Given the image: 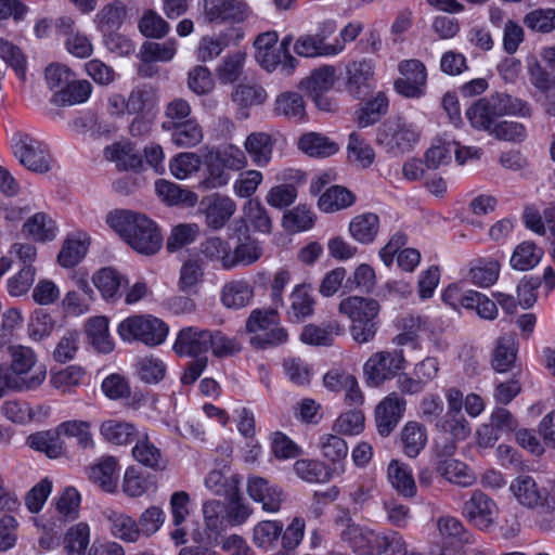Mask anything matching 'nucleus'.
<instances>
[{
  "label": "nucleus",
  "instance_id": "nucleus-31",
  "mask_svg": "<svg viewBox=\"0 0 555 555\" xmlns=\"http://www.w3.org/2000/svg\"><path fill=\"white\" fill-rule=\"evenodd\" d=\"M128 114L130 115H150L158 103L156 90L149 85L139 86L129 93Z\"/></svg>",
  "mask_w": 555,
  "mask_h": 555
},
{
  "label": "nucleus",
  "instance_id": "nucleus-17",
  "mask_svg": "<svg viewBox=\"0 0 555 555\" xmlns=\"http://www.w3.org/2000/svg\"><path fill=\"white\" fill-rule=\"evenodd\" d=\"M509 490L520 505L530 509L552 495L548 489L540 487L530 475L517 476L511 482Z\"/></svg>",
  "mask_w": 555,
  "mask_h": 555
},
{
  "label": "nucleus",
  "instance_id": "nucleus-20",
  "mask_svg": "<svg viewBox=\"0 0 555 555\" xmlns=\"http://www.w3.org/2000/svg\"><path fill=\"white\" fill-rule=\"evenodd\" d=\"M466 117L473 128L491 133L500 117L493 95L479 99L466 111Z\"/></svg>",
  "mask_w": 555,
  "mask_h": 555
},
{
  "label": "nucleus",
  "instance_id": "nucleus-45",
  "mask_svg": "<svg viewBox=\"0 0 555 555\" xmlns=\"http://www.w3.org/2000/svg\"><path fill=\"white\" fill-rule=\"evenodd\" d=\"M243 215L254 231L262 234L271 233L272 220L259 199L249 198L243 206Z\"/></svg>",
  "mask_w": 555,
  "mask_h": 555
},
{
  "label": "nucleus",
  "instance_id": "nucleus-24",
  "mask_svg": "<svg viewBox=\"0 0 555 555\" xmlns=\"http://www.w3.org/2000/svg\"><path fill=\"white\" fill-rule=\"evenodd\" d=\"M344 326L336 320L328 321L325 324H308L304 327L300 339L305 344L312 346H331L335 335L344 334Z\"/></svg>",
  "mask_w": 555,
  "mask_h": 555
},
{
  "label": "nucleus",
  "instance_id": "nucleus-11",
  "mask_svg": "<svg viewBox=\"0 0 555 555\" xmlns=\"http://www.w3.org/2000/svg\"><path fill=\"white\" fill-rule=\"evenodd\" d=\"M375 64L372 60L360 59L346 65V90L354 99L366 96L373 87Z\"/></svg>",
  "mask_w": 555,
  "mask_h": 555
},
{
  "label": "nucleus",
  "instance_id": "nucleus-6",
  "mask_svg": "<svg viewBox=\"0 0 555 555\" xmlns=\"http://www.w3.org/2000/svg\"><path fill=\"white\" fill-rule=\"evenodd\" d=\"M168 332V325L153 315L129 317L118 325V334L122 340H138L150 347L162 345Z\"/></svg>",
  "mask_w": 555,
  "mask_h": 555
},
{
  "label": "nucleus",
  "instance_id": "nucleus-37",
  "mask_svg": "<svg viewBox=\"0 0 555 555\" xmlns=\"http://www.w3.org/2000/svg\"><path fill=\"white\" fill-rule=\"evenodd\" d=\"M379 229V218L376 214L365 212L354 217L349 224L351 236L361 244L372 243Z\"/></svg>",
  "mask_w": 555,
  "mask_h": 555
},
{
  "label": "nucleus",
  "instance_id": "nucleus-53",
  "mask_svg": "<svg viewBox=\"0 0 555 555\" xmlns=\"http://www.w3.org/2000/svg\"><path fill=\"white\" fill-rule=\"evenodd\" d=\"M354 195L346 188L335 185L326 190L319 198V208L325 212L337 211L351 206Z\"/></svg>",
  "mask_w": 555,
  "mask_h": 555
},
{
  "label": "nucleus",
  "instance_id": "nucleus-2",
  "mask_svg": "<svg viewBox=\"0 0 555 555\" xmlns=\"http://www.w3.org/2000/svg\"><path fill=\"white\" fill-rule=\"evenodd\" d=\"M11 365H0V384L16 391H27L38 388L46 379L44 369L36 370L31 375L28 372L36 363L35 352L29 347L11 346Z\"/></svg>",
  "mask_w": 555,
  "mask_h": 555
},
{
  "label": "nucleus",
  "instance_id": "nucleus-58",
  "mask_svg": "<svg viewBox=\"0 0 555 555\" xmlns=\"http://www.w3.org/2000/svg\"><path fill=\"white\" fill-rule=\"evenodd\" d=\"M191 112V105L186 100L181 98L173 99L165 107L162 129L164 131H169L178 125L192 120Z\"/></svg>",
  "mask_w": 555,
  "mask_h": 555
},
{
  "label": "nucleus",
  "instance_id": "nucleus-44",
  "mask_svg": "<svg viewBox=\"0 0 555 555\" xmlns=\"http://www.w3.org/2000/svg\"><path fill=\"white\" fill-rule=\"evenodd\" d=\"M274 113L288 119L301 120L306 116L304 98L297 92H283L274 102Z\"/></svg>",
  "mask_w": 555,
  "mask_h": 555
},
{
  "label": "nucleus",
  "instance_id": "nucleus-8",
  "mask_svg": "<svg viewBox=\"0 0 555 555\" xmlns=\"http://www.w3.org/2000/svg\"><path fill=\"white\" fill-rule=\"evenodd\" d=\"M377 143L392 154L410 151L418 140V132L413 125L401 118L385 121L377 133Z\"/></svg>",
  "mask_w": 555,
  "mask_h": 555
},
{
  "label": "nucleus",
  "instance_id": "nucleus-51",
  "mask_svg": "<svg viewBox=\"0 0 555 555\" xmlns=\"http://www.w3.org/2000/svg\"><path fill=\"white\" fill-rule=\"evenodd\" d=\"M168 132L171 133V142L178 147L196 146L204 138L203 129L195 119L178 125Z\"/></svg>",
  "mask_w": 555,
  "mask_h": 555
},
{
  "label": "nucleus",
  "instance_id": "nucleus-30",
  "mask_svg": "<svg viewBox=\"0 0 555 555\" xmlns=\"http://www.w3.org/2000/svg\"><path fill=\"white\" fill-rule=\"evenodd\" d=\"M516 357L517 344L514 336H501L492 351L491 365L498 373L508 372L514 366Z\"/></svg>",
  "mask_w": 555,
  "mask_h": 555
},
{
  "label": "nucleus",
  "instance_id": "nucleus-28",
  "mask_svg": "<svg viewBox=\"0 0 555 555\" xmlns=\"http://www.w3.org/2000/svg\"><path fill=\"white\" fill-rule=\"evenodd\" d=\"M436 472L449 482L461 487H469L476 480L468 466L455 459L439 460L436 464Z\"/></svg>",
  "mask_w": 555,
  "mask_h": 555
},
{
  "label": "nucleus",
  "instance_id": "nucleus-12",
  "mask_svg": "<svg viewBox=\"0 0 555 555\" xmlns=\"http://www.w3.org/2000/svg\"><path fill=\"white\" fill-rule=\"evenodd\" d=\"M406 402L397 392L385 397L375 409L376 428L380 436L388 437L399 424Z\"/></svg>",
  "mask_w": 555,
  "mask_h": 555
},
{
  "label": "nucleus",
  "instance_id": "nucleus-18",
  "mask_svg": "<svg viewBox=\"0 0 555 555\" xmlns=\"http://www.w3.org/2000/svg\"><path fill=\"white\" fill-rule=\"evenodd\" d=\"M288 301L286 313L292 322L301 323L314 313L315 299L310 284L296 285L288 297Z\"/></svg>",
  "mask_w": 555,
  "mask_h": 555
},
{
  "label": "nucleus",
  "instance_id": "nucleus-40",
  "mask_svg": "<svg viewBox=\"0 0 555 555\" xmlns=\"http://www.w3.org/2000/svg\"><path fill=\"white\" fill-rule=\"evenodd\" d=\"M127 15L126 5L115 0L104 5L95 15V23L102 33H112L117 30L124 23Z\"/></svg>",
  "mask_w": 555,
  "mask_h": 555
},
{
  "label": "nucleus",
  "instance_id": "nucleus-33",
  "mask_svg": "<svg viewBox=\"0 0 555 555\" xmlns=\"http://www.w3.org/2000/svg\"><path fill=\"white\" fill-rule=\"evenodd\" d=\"M254 297L251 285L245 280L227 283L221 292V301L228 308L240 309L249 305Z\"/></svg>",
  "mask_w": 555,
  "mask_h": 555
},
{
  "label": "nucleus",
  "instance_id": "nucleus-55",
  "mask_svg": "<svg viewBox=\"0 0 555 555\" xmlns=\"http://www.w3.org/2000/svg\"><path fill=\"white\" fill-rule=\"evenodd\" d=\"M315 218L310 207L298 205L284 212L283 227L285 230L294 233L307 231L314 225Z\"/></svg>",
  "mask_w": 555,
  "mask_h": 555
},
{
  "label": "nucleus",
  "instance_id": "nucleus-4",
  "mask_svg": "<svg viewBox=\"0 0 555 555\" xmlns=\"http://www.w3.org/2000/svg\"><path fill=\"white\" fill-rule=\"evenodd\" d=\"M249 344L256 349H268L285 344L287 331L280 325L275 309H255L246 320Z\"/></svg>",
  "mask_w": 555,
  "mask_h": 555
},
{
  "label": "nucleus",
  "instance_id": "nucleus-14",
  "mask_svg": "<svg viewBox=\"0 0 555 555\" xmlns=\"http://www.w3.org/2000/svg\"><path fill=\"white\" fill-rule=\"evenodd\" d=\"M202 206L205 223L214 231L222 229L236 211L235 202L220 194L204 198Z\"/></svg>",
  "mask_w": 555,
  "mask_h": 555
},
{
  "label": "nucleus",
  "instance_id": "nucleus-35",
  "mask_svg": "<svg viewBox=\"0 0 555 555\" xmlns=\"http://www.w3.org/2000/svg\"><path fill=\"white\" fill-rule=\"evenodd\" d=\"M96 288L106 299H116L121 294L119 289L128 284V281L118 271L113 268H103L92 278Z\"/></svg>",
  "mask_w": 555,
  "mask_h": 555
},
{
  "label": "nucleus",
  "instance_id": "nucleus-43",
  "mask_svg": "<svg viewBox=\"0 0 555 555\" xmlns=\"http://www.w3.org/2000/svg\"><path fill=\"white\" fill-rule=\"evenodd\" d=\"M401 441L404 453L409 457H416L427 442L425 426L418 422H408L401 431Z\"/></svg>",
  "mask_w": 555,
  "mask_h": 555
},
{
  "label": "nucleus",
  "instance_id": "nucleus-3",
  "mask_svg": "<svg viewBox=\"0 0 555 555\" xmlns=\"http://www.w3.org/2000/svg\"><path fill=\"white\" fill-rule=\"evenodd\" d=\"M379 310L380 306L376 299L360 296H349L338 305V312L351 321L352 338L360 344L374 338Z\"/></svg>",
  "mask_w": 555,
  "mask_h": 555
},
{
  "label": "nucleus",
  "instance_id": "nucleus-16",
  "mask_svg": "<svg viewBox=\"0 0 555 555\" xmlns=\"http://www.w3.org/2000/svg\"><path fill=\"white\" fill-rule=\"evenodd\" d=\"M204 15L209 22H243L249 15V8L243 0H204Z\"/></svg>",
  "mask_w": 555,
  "mask_h": 555
},
{
  "label": "nucleus",
  "instance_id": "nucleus-25",
  "mask_svg": "<svg viewBox=\"0 0 555 555\" xmlns=\"http://www.w3.org/2000/svg\"><path fill=\"white\" fill-rule=\"evenodd\" d=\"M387 477L392 488L402 496L413 498L416 494L415 480L408 464L391 460L387 467Z\"/></svg>",
  "mask_w": 555,
  "mask_h": 555
},
{
  "label": "nucleus",
  "instance_id": "nucleus-10",
  "mask_svg": "<svg viewBox=\"0 0 555 555\" xmlns=\"http://www.w3.org/2000/svg\"><path fill=\"white\" fill-rule=\"evenodd\" d=\"M401 75L395 81V89L405 98H421L425 93L427 72L423 62L416 59L404 60L398 64Z\"/></svg>",
  "mask_w": 555,
  "mask_h": 555
},
{
  "label": "nucleus",
  "instance_id": "nucleus-5",
  "mask_svg": "<svg viewBox=\"0 0 555 555\" xmlns=\"http://www.w3.org/2000/svg\"><path fill=\"white\" fill-rule=\"evenodd\" d=\"M14 157L29 171L46 173L53 158L48 144L24 131H16L10 140Z\"/></svg>",
  "mask_w": 555,
  "mask_h": 555
},
{
  "label": "nucleus",
  "instance_id": "nucleus-57",
  "mask_svg": "<svg viewBox=\"0 0 555 555\" xmlns=\"http://www.w3.org/2000/svg\"><path fill=\"white\" fill-rule=\"evenodd\" d=\"M202 254L211 261H218L223 269H232V248L221 237H208L201 246Z\"/></svg>",
  "mask_w": 555,
  "mask_h": 555
},
{
  "label": "nucleus",
  "instance_id": "nucleus-34",
  "mask_svg": "<svg viewBox=\"0 0 555 555\" xmlns=\"http://www.w3.org/2000/svg\"><path fill=\"white\" fill-rule=\"evenodd\" d=\"M105 517L115 538L125 542H135L140 538V529L132 517L112 509L105 512Z\"/></svg>",
  "mask_w": 555,
  "mask_h": 555
},
{
  "label": "nucleus",
  "instance_id": "nucleus-7",
  "mask_svg": "<svg viewBox=\"0 0 555 555\" xmlns=\"http://www.w3.org/2000/svg\"><path fill=\"white\" fill-rule=\"evenodd\" d=\"M404 363L405 358L402 349L373 353L363 366L366 384L372 387L380 386L403 370Z\"/></svg>",
  "mask_w": 555,
  "mask_h": 555
},
{
  "label": "nucleus",
  "instance_id": "nucleus-41",
  "mask_svg": "<svg viewBox=\"0 0 555 555\" xmlns=\"http://www.w3.org/2000/svg\"><path fill=\"white\" fill-rule=\"evenodd\" d=\"M543 255L542 248L538 247L533 242L525 241L515 247L509 263L515 270H530L541 261Z\"/></svg>",
  "mask_w": 555,
  "mask_h": 555
},
{
  "label": "nucleus",
  "instance_id": "nucleus-46",
  "mask_svg": "<svg viewBox=\"0 0 555 555\" xmlns=\"http://www.w3.org/2000/svg\"><path fill=\"white\" fill-rule=\"evenodd\" d=\"M294 472L307 482H327L333 476L331 467L318 460H298L294 464Z\"/></svg>",
  "mask_w": 555,
  "mask_h": 555
},
{
  "label": "nucleus",
  "instance_id": "nucleus-63",
  "mask_svg": "<svg viewBox=\"0 0 555 555\" xmlns=\"http://www.w3.org/2000/svg\"><path fill=\"white\" fill-rule=\"evenodd\" d=\"M500 264L496 260L479 259L469 270V276L474 284L480 287H489L499 278Z\"/></svg>",
  "mask_w": 555,
  "mask_h": 555
},
{
  "label": "nucleus",
  "instance_id": "nucleus-23",
  "mask_svg": "<svg viewBox=\"0 0 555 555\" xmlns=\"http://www.w3.org/2000/svg\"><path fill=\"white\" fill-rule=\"evenodd\" d=\"M343 541L347 542L356 552L362 555H374L377 550L379 534L372 530L350 524L341 532Z\"/></svg>",
  "mask_w": 555,
  "mask_h": 555
},
{
  "label": "nucleus",
  "instance_id": "nucleus-62",
  "mask_svg": "<svg viewBox=\"0 0 555 555\" xmlns=\"http://www.w3.org/2000/svg\"><path fill=\"white\" fill-rule=\"evenodd\" d=\"M105 157L116 163L124 170H137L142 165V158L133 152L129 144H114L104 151Z\"/></svg>",
  "mask_w": 555,
  "mask_h": 555
},
{
  "label": "nucleus",
  "instance_id": "nucleus-29",
  "mask_svg": "<svg viewBox=\"0 0 555 555\" xmlns=\"http://www.w3.org/2000/svg\"><path fill=\"white\" fill-rule=\"evenodd\" d=\"M117 460L113 456L101 459L89 468V479L105 492H115L117 488Z\"/></svg>",
  "mask_w": 555,
  "mask_h": 555
},
{
  "label": "nucleus",
  "instance_id": "nucleus-64",
  "mask_svg": "<svg viewBox=\"0 0 555 555\" xmlns=\"http://www.w3.org/2000/svg\"><path fill=\"white\" fill-rule=\"evenodd\" d=\"M532 509L534 527L545 533H555V495L545 498Z\"/></svg>",
  "mask_w": 555,
  "mask_h": 555
},
{
  "label": "nucleus",
  "instance_id": "nucleus-49",
  "mask_svg": "<svg viewBox=\"0 0 555 555\" xmlns=\"http://www.w3.org/2000/svg\"><path fill=\"white\" fill-rule=\"evenodd\" d=\"M89 241L86 235L68 237L59 256V263L64 268L75 267L86 255Z\"/></svg>",
  "mask_w": 555,
  "mask_h": 555
},
{
  "label": "nucleus",
  "instance_id": "nucleus-47",
  "mask_svg": "<svg viewBox=\"0 0 555 555\" xmlns=\"http://www.w3.org/2000/svg\"><path fill=\"white\" fill-rule=\"evenodd\" d=\"M91 83L87 80H76L74 77L62 91H55L52 101L56 105H73L85 102L91 93Z\"/></svg>",
  "mask_w": 555,
  "mask_h": 555
},
{
  "label": "nucleus",
  "instance_id": "nucleus-22",
  "mask_svg": "<svg viewBox=\"0 0 555 555\" xmlns=\"http://www.w3.org/2000/svg\"><path fill=\"white\" fill-rule=\"evenodd\" d=\"M318 446L322 455L332 463L333 474H343L345 472L344 463L348 455V444L339 436L334 434H324L319 438Z\"/></svg>",
  "mask_w": 555,
  "mask_h": 555
},
{
  "label": "nucleus",
  "instance_id": "nucleus-26",
  "mask_svg": "<svg viewBox=\"0 0 555 555\" xmlns=\"http://www.w3.org/2000/svg\"><path fill=\"white\" fill-rule=\"evenodd\" d=\"M100 434L105 441L115 446L132 443L139 437V431L133 424L120 420L103 422Z\"/></svg>",
  "mask_w": 555,
  "mask_h": 555
},
{
  "label": "nucleus",
  "instance_id": "nucleus-48",
  "mask_svg": "<svg viewBox=\"0 0 555 555\" xmlns=\"http://www.w3.org/2000/svg\"><path fill=\"white\" fill-rule=\"evenodd\" d=\"M155 189L157 195L168 205L186 204L192 206L197 199L195 193L167 180H157Z\"/></svg>",
  "mask_w": 555,
  "mask_h": 555
},
{
  "label": "nucleus",
  "instance_id": "nucleus-61",
  "mask_svg": "<svg viewBox=\"0 0 555 555\" xmlns=\"http://www.w3.org/2000/svg\"><path fill=\"white\" fill-rule=\"evenodd\" d=\"M335 76V67L324 65L312 70L310 76L300 82V87L309 93L326 92L334 86Z\"/></svg>",
  "mask_w": 555,
  "mask_h": 555
},
{
  "label": "nucleus",
  "instance_id": "nucleus-36",
  "mask_svg": "<svg viewBox=\"0 0 555 555\" xmlns=\"http://www.w3.org/2000/svg\"><path fill=\"white\" fill-rule=\"evenodd\" d=\"M86 333L90 344L102 353L114 349V343L108 334V319L105 317L90 318L86 324Z\"/></svg>",
  "mask_w": 555,
  "mask_h": 555
},
{
  "label": "nucleus",
  "instance_id": "nucleus-60",
  "mask_svg": "<svg viewBox=\"0 0 555 555\" xmlns=\"http://www.w3.org/2000/svg\"><path fill=\"white\" fill-rule=\"evenodd\" d=\"M177 52L176 40L169 39L165 42L146 41L141 47V60L144 63L168 62Z\"/></svg>",
  "mask_w": 555,
  "mask_h": 555
},
{
  "label": "nucleus",
  "instance_id": "nucleus-32",
  "mask_svg": "<svg viewBox=\"0 0 555 555\" xmlns=\"http://www.w3.org/2000/svg\"><path fill=\"white\" fill-rule=\"evenodd\" d=\"M244 146L255 165L263 167L269 164L273 151V142L269 133H250L245 140Z\"/></svg>",
  "mask_w": 555,
  "mask_h": 555
},
{
  "label": "nucleus",
  "instance_id": "nucleus-19",
  "mask_svg": "<svg viewBox=\"0 0 555 555\" xmlns=\"http://www.w3.org/2000/svg\"><path fill=\"white\" fill-rule=\"evenodd\" d=\"M247 491L254 501L262 504L263 511L275 513L280 509L283 492L278 486L271 485L267 479L250 477L247 482Z\"/></svg>",
  "mask_w": 555,
  "mask_h": 555
},
{
  "label": "nucleus",
  "instance_id": "nucleus-13",
  "mask_svg": "<svg viewBox=\"0 0 555 555\" xmlns=\"http://www.w3.org/2000/svg\"><path fill=\"white\" fill-rule=\"evenodd\" d=\"M463 515L480 530H486L494 522L496 504L481 491H474L463 506Z\"/></svg>",
  "mask_w": 555,
  "mask_h": 555
},
{
  "label": "nucleus",
  "instance_id": "nucleus-50",
  "mask_svg": "<svg viewBox=\"0 0 555 555\" xmlns=\"http://www.w3.org/2000/svg\"><path fill=\"white\" fill-rule=\"evenodd\" d=\"M348 160L360 168L370 167L374 159L375 153L370 144H367L358 133L352 132L349 135L347 144Z\"/></svg>",
  "mask_w": 555,
  "mask_h": 555
},
{
  "label": "nucleus",
  "instance_id": "nucleus-9",
  "mask_svg": "<svg viewBox=\"0 0 555 555\" xmlns=\"http://www.w3.org/2000/svg\"><path fill=\"white\" fill-rule=\"evenodd\" d=\"M335 31L333 22L324 23L315 34H306L297 38L294 43V51L302 57H318L337 55L344 51V43L335 40L327 43L326 39Z\"/></svg>",
  "mask_w": 555,
  "mask_h": 555
},
{
  "label": "nucleus",
  "instance_id": "nucleus-59",
  "mask_svg": "<svg viewBox=\"0 0 555 555\" xmlns=\"http://www.w3.org/2000/svg\"><path fill=\"white\" fill-rule=\"evenodd\" d=\"M61 436L76 438L82 449L93 448L94 441L91 434V424L87 421L72 420L62 422L59 426Z\"/></svg>",
  "mask_w": 555,
  "mask_h": 555
},
{
  "label": "nucleus",
  "instance_id": "nucleus-38",
  "mask_svg": "<svg viewBox=\"0 0 555 555\" xmlns=\"http://www.w3.org/2000/svg\"><path fill=\"white\" fill-rule=\"evenodd\" d=\"M299 149L311 157H328L338 151V144L317 132L304 134L298 141Z\"/></svg>",
  "mask_w": 555,
  "mask_h": 555
},
{
  "label": "nucleus",
  "instance_id": "nucleus-54",
  "mask_svg": "<svg viewBox=\"0 0 555 555\" xmlns=\"http://www.w3.org/2000/svg\"><path fill=\"white\" fill-rule=\"evenodd\" d=\"M90 543V528L86 522L72 526L64 537V548L67 555H86Z\"/></svg>",
  "mask_w": 555,
  "mask_h": 555
},
{
  "label": "nucleus",
  "instance_id": "nucleus-42",
  "mask_svg": "<svg viewBox=\"0 0 555 555\" xmlns=\"http://www.w3.org/2000/svg\"><path fill=\"white\" fill-rule=\"evenodd\" d=\"M23 233L39 242L52 241L56 236V225L48 215L37 212L23 224Z\"/></svg>",
  "mask_w": 555,
  "mask_h": 555
},
{
  "label": "nucleus",
  "instance_id": "nucleus-52",
  "mask_svg": "<svg viewBox=\"0 0 555 555\" xmlns=\"http://www.w3.org/2000/svg\"><path fill=\"white\" fill-rule=\"evenodd\" d=\"M284 525L279 520H262L253 530L254 544L266 551L272 548L283 532Z\"/></svg>",
  "mask_w": 555,
  "mask_h": 555
},
{
  "label": "nucleus",
  "instance_id": "nucleus-39",
  "mask_svg": "<svg viewBox=\"0 0 555 555\" xmlns=\"http://www.w3.org/2000/svg\"><path fill=\"white\" fill-rule=\"evenodd\" d=\"M525 225L539 235H544L546 227L552 236L555 237V206L544 209L543 215L533 207L527 206L524 210Z\"/></svg>",
  "mask_w": 555,
  "mask_h": 555
},
{
  "label": "nucleus",
  "instance_id": "nucleus-15",
  "mask_svg": "<svg viewBox=\"0 0 555 555\" xmlns=\"http://www.w3.org/2000/svg\"><path fill=\"white\" fill-rule=\"evenodd\" d=\"M211 331L190 326L182 328L173 344V350L179 356L199 358L209 350Z\"/></svg>",
  "mask_w": 555,
  "mask_h": 555
},
{
  "label": "nucleus",
  "instance_id": "nucleus-56",
  "mask_svg": "<svg viewBox=\"0 0 555 555\" xmlns=\"http://www.w3.org/2000/svg\"><path fill=\"white\" fill-rule=\"evenodd\" d=\"M436 426L438 430L450 435L454 440H465L472 430L462 412H447Z\"/></svg>",
  "mask_w": 555,
  "mask_h": 555
},
{
  "label": "nucleus",
  "instance_id": "nucleus-1",
  "mask_svg": "<svg viewBox=\"0 0 555 555\" xmlns=\"http://www.w3.org/2000/svg\"><path fill=\"white\" fill-rule=\"evenodd\" d=\"M106 222L140 254L154 255L162 247L160 231L145 215L131 210H115L106 216Z\"/></svg>",
  "mask_w": 555,
  "mask_h": 555
},
{
  "label": "nucleus",
  "instance_id": "nucleus-21",
  "mask_svg": "<svg viewBox=\"0 0 555 555\" xmlns=\"http://www.w3.org/2000/svg\"><path fill=\"white\" fill-rule=\"evenodd\" d=\"M135 440L137 442L132 448V456L137 462L154 472H163L167 468V457L163 454L162 450L149 439L147 434L138 437Z\"/></svg>",
  "mask_w": 555,
  "mask_h": 555
},
{
  "label": "nucleus",
  "instance_id": "nucleus-27",
  "mask_svg": "<svg viewBox=\"0 0 555 555\" xmlns=\"http://www.w3.org/2000/svg\"><path fill=\"white\" fill-rule=\"evenodd\" d=\"M27 443L31 449L46 453L50 459L60 457L65 452V444L61 433H59V427L30 435L27 438Z\"/></svg>",
  "mask_w": 555,
  "mask_h": 555
}]
</instances>
